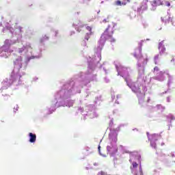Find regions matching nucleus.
<instances>
[{
    "label": "nucleus",
    "instance_id": "49530a36",
    "mask_svg": "<svg viewBox=\"0 0 175 175\" xmlns=\"http://www.w3.org/2000/svg\"><path fill=\"white\" fill-rule=\"evenodd\" d=\"M167 91H168V90H167ZM167 91H165V92L161 93V95H163V94H167Z\"/></svg>",
    "mask_w": 175,
    "mask_h": 175
},
{
    "label": "nucleus",
    "instance_id": "cd10ccee",
    "mask_svg": "<svg viewBox=\"0 0 175 175\" xmlns=\"http://www.w3.org/2000/svg\"><path fill=\"white\" fill-rule=\"evenodd\" d=\"M101 96H100V97H97L96 98V100H95V103H96V105H100V99H101Z\"/></svg>",
    "mask_w": 175,
    "mask_h": 175
},
{
    "label": "nucleus",
    "instance_id": "20e7f679",
    "mask_svg": "<svg viewBox=\"0 0 175 175\" xmlns=\"http://www.w3.org/2000/svg\"><path fill=\"white\" fill-rule=\"evenodd\" d=\"M6 29L10 32L12 39L5 40L4 45L0 47V57L1 58H8V57L10 55V46H12V44H16V43L20 42L21 38H23V33H24V30H23L24 28L19 26L14 29L9 23H7V25L3 29V32H5Z\"/></svg>",
    "mask_w": 175,
    "mask_h": 175
},
{
    "label": "nucleus",
    "instance_id": "39448f33",
    "mask_svg": "<svg viewBox=\"0 0 175 175\" xmlns=\"http://www.w3.org/2000/svg\"><path fill=\"white\" fill-rule=\"evenodd\" d=\"M122 125L119 126L116 129H114L113 119H111L109 122V131L110 133L109 134V143L107 146V151L111 155V157H114L118 152V147L117 146V136H118V132L120 128Z\"/></svg>",
    "mask_w": 175,
    "mask_h": 175
},
{
    "label": "nucleus",
    "instance_id": "13d9d810",
    "mask_svg": "<svg viewBox=\"0 0 175 175\" xmlns=\"http://www.w3.org/2000/svg\"><path fill=\"white\" fill-rule=\"evenodd\" d=\"M146 40H150V39H147Z\"/></svg>",
    "mask_w": 175,
    "mask_h": 175
},
{
    "label": "nucleus",
    "instance_id": "864d4df0",
    "mask_svg": "<svg viewBox=\"0 0 175 175\" xmlns=\"http://www.w3.org/2000/svg\"><path fill=\"white\" fill-rule=\"evenodd\" d=\"M0 27H2V23H0Z\"/></svg>",
    "mask_w": 175,
    "mask_h": 175
},
{
    "label": "nucleus",
    "instance_id": "473e14b6",
    "mask_svg": "<svg viewBox=\"0 0 175 175\" xmlns=\"http://www.w3.org/2000/svg\"><path fill=\"white\" fill-rule=\"evenodd\" d=\"M104 81L105 83H110V79L107 78V77H104Z\"/></svg>",
    "mask_w": 175,
    "mask_h": 175
},
{
    "label": "nucleus",
    "instance_id": "f8f14e48",
    "mask_svg": "<svg viewBox=\"0 0 175 175\" xmlns=\"http://www.w3.org/2000/svg\"><path fill=\"white\" fill-rule=\"evenodd\" d=\"M166 71H159V68L158 66H155L154 68L153 73L155 75V77H153L154 80H157L158 81H163L165 79V75Z\"/></svg>",
    "mask_w": 175,
    "mask_h": 175
},
{
    "label": "nucleus",
    "instance_id": "f257e3e1",
    "mask_svg": "<svg viewBox=\"0 0 175 175\" xmlns=\"http://www.w3.org/2000/svg\"><path fill=\"white\" fill-rule=\"evenodd\" d=\"M113 27L110 31L111 26L105 29V32L101 35L98 44L94 49V55L92 58L89 57L88 59V70L85 72H81L75 75L70 80L64 83L55 94V99L56 102H52L51 107L48 109L47 114H53L58 107H72L75 105V100H70L72 96L76 94H81V89L90 84L91 81H96V70L100 69L103 66L100 64L102 59V49L107 39H110L109 41L113 43L116 42V39L111 38L117 23H112Z\"/></svg>",
    "mask_w": 175,
    "mask_h": 175
},
{
    "label": "nucleus",
    "instance_id": "052dcab7",
    "mask_svg": "<svg viewBox=\"0 0 175 175\" xmlns=\"http://www.w3.org/2000/svg\"><path fill=\"white\" fill-rule=\"evenodd\" d=\"M163 157H165V154H163Z\"/></svg>",
    "mask_w": 175,
    "mask_h": 175
},
{
    "label": "nucleus",
    "instance_id": "4c0bfd02",
    "mask_svg": "<svg viewBox=\"0 0 175 175\" xmlns=\"http://www.w3.org/2000/svg\"><path fill=\"white\" fill-rule=\"evenodd\" d=\"M8 99H9V96L5 94L4 96V100H8Z\"/></svg>",
    "mask_w": 175,
    "mask_h": 175
},
{
    "label": "nucleus",
    "instance_id": "5fc2aeb1",
    "mask_svg": "<svg viewBox=\"0 0 175 175\" xmlns=\"http://www.w3.org/2000/svg\"><path fill=\"white\" fill-rule=\"evenodd\" d=\"M131 1L130 0H127V2H130Z\"/></svg>",
    "mask_w": 175,
    "mask_h": 175
},
{
    "label": "nucleus",
    "instance_id": "a211bd4d",
    "mask_svg": "<svg viewBox=\"0 0 175 175\" xmlns=\"http://www.w3.org/2000/svg\"><path fill=\"white\" fill-rule=\"evenodd\" d=\"M28 136L29 143H36V134L33 133H29Z\"/></svg>",
    "mask_w": 175,
    "mask_h": 175
},
{
    "label": "nucleus",
    "instance_id": "dca6fc26",
    "mask_svg": "<svg viewBox=\"0 0 175 175\" xmlns=\"http://www.w3.org/2000/svg\"><path fill=\"white\" fill-rule=\"evenodd\" d=\"M152 9L151 10H155L157 9V6H160V5H163V1L162 0H153V1L150 2Z\"/></svg>",
    "mask_w": 175,
    "mask_h": 175
},
{
    "label": "nucleus",
    "instance_id": "b1692460",
    "mask_svg": "<svg viewBox=\"0 0 175 175\" xmlns=\"http://www.w3.org/2000/svg\"><path fill=\"white\" fill-rule=\"evenodd\" d=\"M161 57H162V55H161L159 53L154 56V62L155 65H158V64H159V59L161 58Z\"/></svg>",
    "mask_w": 175,
    "mask_h": 175
},
{
    "label": "nucleus",
    "instance_id": "6e6552de",
    "mask_svg": "<svg viewBox=\"0 0 175 175\" xmlns=\"http://www.w3.org/2000/svg\"><path fill=\"white\" fill-rule=\"evenodd\" d=\"M116 69L118 72V76H121L124 79L125 81L127 82L131 79L129 77V72H131V68L122 66L120 62H115Z\"/></svg>",
    "mask_w": 175,
    "mask_h": 175
},
{
    "label": "nucleus",
    "instance_id": "5701e85b",
    "mask_svg": "<svg viewBox=\"0 0 175 175\" xmlns=\"http://www.w3.org/2000/svg\"><path fill=\"white\" fill-rule=\"evenodd\" d=\"M127 17H129L130 20H133L136 18V11H131L129 14H127Z\"/></svg>",
    "mask_w": 175,
    "mask_h": 175
},
{
    "label": "nucleus",
    "instance_id": "9b49d317",
    "mask_svg": "<svg viewBox=\"0 0 175 175\" xmlns=\"http://www.w3.org/2000/svg\"><path fill=\"white\" fill-rule=\"evenodd\" d=\"M148 139L150 142V146L152 147V148H154V150H157V142L162 137L161 134H152L150 135V133H146Z\"/></svg>",
    "mask_w": 175,
    "mask_h": 175
},
{
    "label": "nucleus",
    "instance_id": "412c9836",
    "mask_svg": "<svg viewBox=\"0 0 175 175\" xmlns=\"http://www.w3.org/2000/svg\"><path fill=\"white\" fill-rule=\"evenodd\" d=\"M86 29L89 31V32L86 33L85 36V40H88V39H90V37L91 36V34H92L91 31H92V28H91V27L90 26H87Z\"/></svg>",
    "mask_w": 175,
    "mask_h": 175
},
{
    "label": "nucleus",
    "instance_id": "ddd939ff",
    "mask_svg": "<svg viewBox=\"0 0 175 175\" xmlns=\"http://www.w3.org/2000/svg\"><path fill=\"white\" fill-rule=\"evenodd\" d=\"M147 9H148V0H143L140 6L137 8V12L140 13V12H144V10H147Z\"/></svg>",
    "mask_w": 175,
    "mask_h": 175
},
{
    "label": "nucleus",
    "instance_id": "603ef678",
    "mask_svg": "<svg viewBox=\"0 0 175 175\" xmlns=\"http://www.w3.org/2000/svg\"><path fill=\"white\" fill-rule=\"evenodd\" d=\"M116 103H118V105L120 103H118V101L116 100Z\"/></svg>",
    "mask_w": 175,
    "mask_h": 175
},
{
    "label": "nucleus",
    "instance_id": "f704fd0d",
    "mask_svg": "<svg viewBox=\"0 0 175 175\" xmlns=\"http://www.w3.org/2000/svg\"><path fill=\"white\" fill-rule=\"evenodd\" d=\"M18 111V105H16V107L14 108V113Z\"/></svg>",
    "mask_w": 175,
    "mask_h": 175
},
{
    "label": "nucleus",
    "instance_id": "2f4dec72",
    "mask_svg": "<svg viewBox=\"0 0 175 175\" xmlns=\"http://www.w3.org/2000/svg\"><path fill=\"white\" fill-rule=\"evenodd\" d=\"M54 33L55 38H57L58 36V33H59V31L58 30H55Z\"/></svg>",
    "mask_w": 175,
    "mask_h": 175
},
{
    "label": "nucleus",
    "instance_id": "37998d69",
    "mask_svg": "<svg viewBox=\"0 0 175 175\" xmlns=\"http://www.w3.org/2000/svg\"><path fill=\"white\" fill-rule=\"evenodd\" d=\"M116 98H117V99H118L119 98H121V95L118 94V95L116 96Z\"/></svg>",
    "mask_w": 175,
    "mask_h": 175
},
{
    "label": "nucleus",
    "instance_id": "7ed1b4c3",
    "mask_svg": "<svg viewBox=\"0 0 175 175\" xmlns=\"http://www.w3.org/2000/svg\"><path fill=\"white\" fill-rule=\"evenodd\" d=\"M18 53L21 55H23L25 57L26 60H23V57L19 56L14 61V70L12 72V75L15 76H21V75H25L23 70H25L27 69V66H28V62L31 61V59H34L36 58L35 55H32V45L29 42L26 43V46H23V48H20L18 49Z\"/></svg>",
    "mask_w": 175,
    "mask_h": 175
},
{
    "label": "nucleus",
    "instance_id": "393cba45",
    "mask_svg": "<svg viewBox=\"0 0 175 175\" xmlns=\"http://www.w3.org/2000/svg\"><path fill=\"white\" fill-rule=\"evenodd\" d=\"M154 109H157V110H161V111H163L165 110V107L161 105H157Z\"/></svg>",
    "mask_w": 175,
    "mask_h": 175
},
{
    "label": "nucleus",
    "instance_id": "4be33fe9",
    "mask_svg": "<svg viewBox=\"0 0 175 175\" xmlns=\"http://www.w3.org/2000/svg\"><path fill=\"white\" fill-rule=\"evenodd\" d=\"M114 5L116 6H125V5H126V1H121L120 0H118L115 1Z\"/></svg>",
    "mask_w": 175,
    "mask_h": 175
},
{
    "label": "nucleus",
    "instance_id": "7c9ffc66",
    "mask_svg": "<svg viewBox=\"0 0 175 175\" xmlns=\"http://www.w3.org/2000/svg\"><path fill=\"white\" fill-rule=\"evenodd\" d=\"M38 80H39V78L38 77H34L32 79V81L34 83H36V81H38Z\"/></svg>",
    "mask_w": 175,
    "mask_h": 175
},
{
    "label": "nucleus",
    "instance_id": "1a4fd4ad",
    "mask_svg": "<svg viewBox=\"0 0 175 175\" xmlns=\"http://www.w3.org/2000/svg\"><path fill=\"white\" fill-rule=\"evenodd\" d=\"M78 111L79 113H81L82 116H84V117H85V116L90 117V118H95L98 117V113L95 111V107L92 105L86 106L85 110L82 107H79Z\"/></svg>",
    "mask_w": 175,
    "mask_h": 175
},
{
    "label": "nucleus",
    "instance_id": "f03ea898",
    "mask_svg": "<svg viewBox=\"0 0 175 175\" xmlns=\"http://www.w3.org/2000/svg\"><path fill=\"white\" fill-rule=\"evenodd\" d=\"M145 40H141L139 43L138 49H135L133 56L137 58V66L138 69V78L137 82L132 81V79H129L126 83L131 88L134 94H136L139 103L141 106H144V96H146V91L151 90V83L147 80V77H144V68L148 62V57L142 55V46Z\"/></svg>",
    "mask_w": 175,
    "mask_h": 175
},
{
    "label": "nucleus",
    "instance_id": "79ce46f5",
    "mask_svg": "<svg viewBox=\"0 0 175 175\" xmlns=\"http://www.w3.org/2000/svg\"><path fill=\"white\" fill-rule=\"evenodd\" d=\"M85 151H90V147H86V148H85Z\"/></svg>",
    "mask_w": 175,
    "mask_h": 175
},
{
    "label": "nucleus",
    "instance_id": "4d7b16f0",
    "mask_svg": "<svg viewBox=\"0 0 175 175\" xmlns=\"http://www.w3.org/2000/svg\"><path fill=\"white\" fill-rule=\"evenodd\" d=\"M101 3H103V1H101Z\"/></svg>",
    "mask_w": 175,
    "mask_h": 175
},
{
    "label": "nucleus",
    "instance_id": "bb28decb",
    "mask_svg": "<svg viewBox=\"0 0 175 175\" xmlns=\"http://www.w3.org/2000/svg\"><path fill=\"white\" fill-rule=\"evenodd\" d=\"M98 154H99V155H100V157H103V158H106V154H102V152H100V145L98 146Z\"/></svg>",
    "mask_w": 175,
    "mask_h": 175
},
{
    "label": "nucleus",
    "instance_id": "a18cd8bd",
    "mask_svg": "<svg viewBox=\"0 0 175 175\" xmlns=\"http://www.w3.org/2000/svg\"><path fill=\"white\" fill-rule=\"evenodd\" d=\"M107 19H104L103 21V23H107Z\"/></svg>",
    "mask_w": 175,
    "mask_h": 175
},
{
    "label": "nucleus",
    "instance_id": "c03bdc74",
    "mask_svg": "<svg viewBox=\"0 0 175 175\" xmlns=\"http://www.w3.org/2000/svg\"><path fill=\"white\" fill-rule=\"evenodd\" d=\"M150 100H151V99L150 98V97L148 98V100H147V103H150Z\"/></svg>",
    "mask_w": 175,
    "mask_h": 175
},
{
    "label": "nucleus",
    "instance_id": "8fccbe9b",
    "mask_svg": "<svg viewBox=\"0 0 175 175\" xmlns=\"http://www.w3.org/2000/svg\"><path fill=\"white\" fill-rule=\"evenodd\" d=\"M97 13H98V14H99V13H100V10H99Z\"/></svg>",
    "mask_w": 175,
    "mask_h": 175
},
{
    "label": "nucleus",
    "instance_id": "6e6d98bb",
    "mask_svg": "<svg viewBox=\"0 0 175 175\" xmlns=\"http://www.w3.org/2000/svg\"><path fill=\"white\" fill-rule=\"evenodd\" d=\"M149 94H151V92L148 91Z\"/></svg>",
    "mask_w": 175,
    "mask_h": 175
},
{
    "label": "nucleus",
    "instance_id": "3c124183",
    "mask_svg": "<svg viewBox=\"0 0 175 175\" xmlns=\"http://www.w3.org/2000/svg\"><path fill=\"white\" fill-rule=\"evenodd\" d=\"M77 14H80V12H77Z\"/></svg>",
    "mask_w": 175,
    "mask_h": 175
},
{
    "label": "nucleus",
    "instance_id": "9d476101",
    "mask_svg": "<svg viewBox=\"0 0 175 175\" xmlns=\"http://www.w3.org/2000/svg\"><path fill=\"white\" fill-rule=\"evenodd\" d=\"M50 40V36L47 34H43L41 38L39 39V52L38 55H36L35 57L36 59H39V58H42V51L44 48V44L46 42H49Z\"/></svg>",
    "mask_w": 175,
    "mask_h": 175
},
{
    "label": "nucleus",
    "instance_id": "4468645a",
    "mask_svg": "<svg viewBox=\"0 0 175 175\" xmlns=\"http://www.w3.org/2000/svg\"><path fill=\"white\" fill-rule=\"evenodd\" d=\"M72 27H75V30L77 32H81V29L83 27H84V25H83V23H81V21H76L75 23L72 24Z\"/></svg>",
    "mask_w": 175,
    "mask_h": 175
},
{
    "label": "nucleus",
    "instance_id": "72a5a7b5",
    "mask_svg": "<svg viewBox=\"0 0 175 175\" xmlns=\"http://www.w3.org/2000/svg\"><path fill=\"white\" fill-rule=\"evenodd\" d=\"M85 94H86V98H87V96H90V89H87L85 90Z\"/></svg>",
    "mask_w": 175,
    "mask_h": 175
},
{
    "label": "nucleus",
    "instance_id": "aec40b11",
    "mask_svg": "<svg viewBox=\"0 0 175 175\" xmlns=\"http://www.w3.org/2000/svg\"><path fill=\"white\" fill-rule=\"evenodd\" d=\"M165 73L168 77L167 85L170 87L172 83H173V77L169 74V70H165Z\"/></svg>",
    "mask_w": 175,
    "mask_h": 175
},
{
    "label": "nucleus",
    "instance_id": "09e8293b",
    "mask_svg": "<svg viewBox=\"0 0 175 175\" xmlns=\"http://www.w3.org/2000/svg\"><path fill=\"white\" fill-rule=\"evenodd\" d=\"M161 146H165V143H164V142H162V143H161Z\"/></svg>",
    "mask_w": 175,
    "mask_h": 175
},
{
    "label": "nucleus",
    "instance_id": "2eb2a0df",
    "mask_svg": "<svg viewBox=\"0 0 175 175\" xmlns=\"http://www.w3.org/2000/svg\"><path fill=\"white\" fill-rule=\"evenodd\" d=\"M161 20L162 23H165V24H169V23H172V25L175 27L174 23H173V19L170 17V15L167 14L165 16L161 17Z\"/></svg>",
    "mask_w": 175,
    "mask_h": 175
},
{
    "label": "nucleus",
    "instance_id": "bf43d9fd",
    "mask_svg": "<svg viewBox=\"0 0 175 175\" xmlns=\"http://www.w3.org/2000/svg\"><path fill=\"white\" fill-rule=\"evenodd\" d=\"M43 111H46V110H44Z\"/></svg>",
    "mask_w": 175,
    "mask_h": 175
},
{
    "label": "nucleus",
    "instance_id": "6ab92c4d",
    "mask_svg": "<svg viewBox=\"0 0 175 175\" xmlns=\"http://www.w3.org/2000/svg\"><path fill=\"white\" fill-rule=\"evenodd\" d=\"M167 119L170 120V125L168 127V131H170V126H172V122H173V121H174L175 120V116L173 114L170 113L169 115L167 116Z\"/></svg>",
    "mask_w": 175,
    "mask_h": 175
},
{
    "label": "nucleus",
    "instance_id": "c756f323",
    "mask_svg": "<svg viewBox=\"0 0 175 175\" xmlns=\"http://www.w3.org/2000/svg\"><path fill=\"white\" fill-rule=\"evenodd\" d=\"M88 40H84L83 42H82V43H81V44H82V46H83V47H85L86 46H87V42H88Z\"/></svg>",
    "mask_w": 175,
    "mask_h": 175
},
{
    "label": "nucleus",
    "instance_id": "ea45409f",
    "mask_svg": "<svg viewBox=\"0 0 175 175\" xmlns=\"http://www.w3.org/2000/svg\"><path fill=\"white\" fill-rule=\"evenodd\" d=\"M75 31H70V36H72V35H75Z\"/></svg>",
    "mask_w": 175,
    "mask_h": 175
},
{
    "label": "nucleus",
    "instance_id": "e433bc0d",
    "mask_svg": "<svg viewBox=\"0 0 175 175\" xmlns=\"http://www.w3.org/2000/svg\"><path fill=\"white\" fill-rule=\"evenodd\" d=\"M171 63L173 64V65H175V59H174V57H172V59H171Z\"/></svg>",
    "mask_w": 175,
    "mask_h": 175
},
{
    "label": "nucleus",
    "instance_id": "c85d7f7f",
    "mask_svg": "<svg viewBox=\"0 0 175 175\" xmlns=\"http://www.w3.org/2000/svg\"><path fill=\"white\" fill-rule=\"evenodd\" d=\"M169 157H172V158L174 159V162H175V152H172L170 154Z\"/></svg>",
    "mask_w": 175,
    "mask_h": 175
},
{
    "label": "nucleus",
    "instance_id": "f3484780",
    "mask_svg": "<svg viewBox=\"0 0 175 175\" xmlns=\"http://www.w3.org/2000/svg\"><path fill=\"white\" fill-rule=\"evenodd\" d=\"M165 40H162L161 42H160L159 43V54H160V55H163V54H165V51H166V48L165 47V44H163Z\"/></svg>",
    "mask_w": 175,
    "mask_h": 175
},
{
    "label": "nucleus",
    "instance_id": "a19ab883",
    "mask_svg": "<svg viewBox=\"0 0 175 175\" xmlns=\"http://www.w3.org/2000/svg\"><path fill=\"white\" fill-rule=\"evenodd\" d=\"M103 69L105 75H107V70H106V68H103Z\"/></svg>",
    "mask_w": 175,
    "mask_h": 175
},
{
    "label": "nucleus",
    "instance_id": "423d86ee",
    "mask_svg": "<svg viewBox=\"0 0 175 175\" xmlns=\"http://www.w3.org/2000/svg\"><path fill=\"white\" fill-rule=\"evenodd\" d=\"M129 162L132 163L131 172L134 175H143L142 169V156L137 152L130 154Z\"/></svg>",
    "mask_w": 175,
    "mask_h": 175
},
{
    "label": "nucleus",
    "instance_id": "58836bf2",
    "mask_svg": "<svg viewBox=\"0 0 175 175\" xmlns=\"http://www.w3.org/2000/svg\"><path fill=\"white\" fill-rule=\"evenodd\" d=\"M170 96H167V102L168 103H170Z\"/></svg>",
    "mask_w": 175,
    "mask_h": 175
},
{
    "label": "nucleus",
    "instance_id": "0eeeda50",
    "mask_svg": "<svg viewBox=\"0 0 175 175\" xmlns=\"http://www.w3.org/2000/svg\"><path fill=\"white\" fill-rule=\"evenodd\" d=\"M14 84V85H20L21 79L20 75L12 74L10 79L6 78L2 83L0 88V93L3 92V90H8V88Z\"/></svg>",
    "mask_w": 175,
    "mask_h": 175
},
{
    "label": "nucleus",
    "instance_id": "de8ad7c7",
    "mask_svg": "<svg viewBox=\"0 0 175 175\" xmlns=\"http://www.w3.org/2000/svg\"><path fill=\"white\" fill-rule=\"evenodd\" d=\"M115 98H116V96H114V95H113H113L111 96L112 100L115 99Z\"/></svg>",
    "mask_w": 175,
    "mask_h": 175
},
{
    "label": "nucleus",
    "instance_id": "a878e982",
    "mask_svg": "<svg viewBox=\"0 0 175 175\" xmlns=\"http://www.w3.org/2000/svg\"><path fill=\"white\" fill-rule=\"evenodd\" d=\"M90 2H91V0H81V3H82L83 5H90Z\"/></svg>",
    "mask_w": 175,
    "mask_h": 175
},
{
    "label": "nucleus",
    "instance_id": "c9c22d12",
    "mask_svg": "<svg viewBox=\"0 0 175 175\" xmlns=\"http://www.w3.org/2000/svg\"><path fill=\"white\" fill-rule=\"evenodd\" d=\"M165 6H170V2H169V1H165Z\"/></svg>",
    "mask_w": 175,
    "mask_h": 175
}]
</instances>
